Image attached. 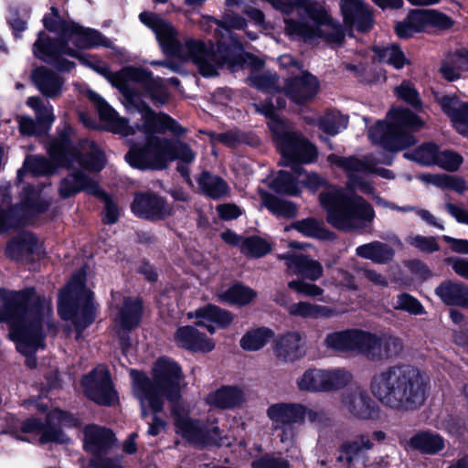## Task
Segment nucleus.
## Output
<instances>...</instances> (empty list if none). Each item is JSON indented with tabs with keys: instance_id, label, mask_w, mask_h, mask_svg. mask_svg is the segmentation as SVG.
I'll list each match as a JSON object with an SVG mask.
<instances>
[{
	"instance_id": "16",
	"label": "nucleus",
	"mask_w": 468,
	"mask_h": 468,
	"mask_svg": "<svg viewBox=\"0 0 468 468\" xmlns=\"http://www.w3.org/2000/svg\"><path fill=\"white\" fill-rule=\"evenodd\" d=\"M48 207V203L39 199L37 192L31 186L23 188L21 205L10 207L4 212L0 208V230L16 227L24 223L29 213H39Z\"/></svg>"
},
{
	"instance_id": "7",
	"label": "nucleus",
	"mask_w": 468,
	"mask_h": 468,
	"mask_svg": "<svg viewBox=\"0 0 468 468\" xmlns=\"http://www.w3.org/2000/svg\"><path fill=\"white\" fill-rule=\"evenodd\" d=\"M96 47L112 48V43L97 30L69 23L59 43H55L45 32H39L33 53L56 69L68 72L75 67V63L64 56L78 57L80 54L78 49Z\"/></svg>"
},
{
	"instance_id": "14",
	"label": "nucleus",
	"mask_w": 468,
	"mask_h": 468,
	"mask_svg": "<svg viewBox=\"0 0 468 468\" xmlns=\"http://www.w3.org/2000/svg\"><path fill=\"white\" fill-rule=\"evenodd\" d=\"M352 379V374L343 367L309 368L297 378L296 385L302 391L329 392L346 387Z\"/></svg>"
},
{
	"instance_id": "51",
	"label": "nucleus",
	"mask_w": 468,
	"mask_h": 468,
	"mask_svg": "<svg viewBox=\"0 0 468 468\" xmlns=\"http://www.w3.org/2000/svg\"><path fill=\"white\" fill-rule=\"evenodd\" d=\"M374 52L378 60L389 64L395 69H401L408 60L398 46L376 47Z\"/></svg>"
},
{
	"instance_id": "3",
	"label": "nucleus",
	"mask_w": 468,
	"mask_h": 468,
	"mask_svg": "<svg viewBox=\"0 0 468 468\" xmlns=\"http://www.w3.org/2000/svg\"><path fill=\"white\" fill-rule=\"evenodd\" d=\"M429 387L427 373L410 364L395 365L377 372L370 382L373 396L386 407L399 410L421 407Z\"/></svg>"
},
{
	"instance_id": "2",
	"label": "nucleus",
	"mask_w": 468,
	"mask_h": 468,
	"mask_svg": "<svg viewBox=\"0 0 468 468\" xmlns=\"http://www.w3.org/2000/svg\"><path fill=\"white\" fill-rule=\"evenodd\" d=\"M0 323L8 325V335L16 344V349L27 356V366L36 367L33 354L43 347L44 335L57 332L51 321L50 300L41 297L31 288L22 291L0 289Z\"/></svg>"
},
{
	"instance_id": "24",
	"label": "nucleus",
	"mask_w": 468,
	"mask_h": 468,
	"mask_svg": "<svg viewBox=\"0 0 468 468\" xmlns=\"http://www.w3.org/2000/svg\"><path fill=\"white\" fill-rule=\"evenodd\" d=\"M346 26L359 31H367L372 26V16L363 0H340Z\"/></svg>"
},
{
	"instance_id": "33",
	"label": "nucleus",
	"mask_w": 468,
	"mask_h": 468,
	"mask_svg": "<svg viewBox=\"0 0 468 468\" xmlns=\"http://www.w3.org/2000/svg\"><path fill=\"white\" fill-rule=\"evenodd\" d=\"M113 442V434L107 429L97 425H89L84 429V448L93 455L99 456L109 449Z\"/></svg>"
},
{
	"instance_id": "42",
	"label": "nucleus",
	"mask_w": 468,
	"mask_h": 468,
	"mask_svg": "<svg viewBox=\"0 0 468 468\" xmlns=\"http://www.w3.org/2000/svg\"><path fill=\"white\" fill-rule=\"evenodd\" d=\"M141 314V301L137 298H125L119 313L118 322L122 329L131 330L139 324Z\"/></svg>"
},
{
	"instance_id": "9",
	"label": "nucleus",
	"mask_w": 468,
	"mask_h": 468,
	"mask_svg": "<svg viewBox=\"0 0 468 468\" xmlns=\"http://www.w3.org/2000/svg\"><path fill=\"white\" fill-rule=\"evenodd\" d=\"M326 210V219L334 228L354 231L366 228L375 218L373 207L362 197L348 194L336 186H329L319 196Z\"/></svg>"
},
{
	"instance_id": "22",
	"label": "nucleus",
	"mask_w": 468,
	"mask_h": 468,
	"mask_svg": "<svg viewBox=\"0 0 468 468\" xmlns=\"http://www.w3.org/2000/svg\"><path fill=\"white\" fill-rule=\"evenodd\" d=\"M83 125L90 130L106 131L129 137L136 133H145L144 121L154 119H80Z\"/></svg>"
},
{
	"instance_id": "28",
	"label": "nucleus",
	"mask_w": 468,
	"mask_h": 468,
	"mask_svg": "<svg viewBox=\"0 0 468 468\" xmlns=\"http://www.w3.org/2000/svg\"><path fill=\"white\" fill-rule=\"evenodd\" d=\"M80 191H85L94 196H103L97 182L81 171H74L64 178L59 186V196L62 198L70 197Z\"/></svg>"
},
{
	"instance_id": "34",
	"label": "nucleus",
	"mask_w": 468,
	"mask_h": 468,
	"mask_svg": "<svg viewBox=\"0 0 468 468\" xmlns=\"http://www.w3.org/2000/svg\"><path fill=\"white\" fill-rule=\"evenodd\" d=\"M187 317L198 319L197 324L205 326L211 334L215 332V327L209 323H215L221 327H225L233 320L232 314L229 312L211 304L196 310L194 314L188 313Z\"/></svg>"
},
{
	"instance_id": "4",
	"label": "nucleus",
	"mask_w": 468,
	"mask_h": 468,
	"mask_svg": "<svg viewBox=\"0 0 468 468\" xmlns=\"http://www.w3.org/2000/svg\"><path fill=\"white\" fill-rule=\"evenodd\" d=\"M79 61L103 76L113 87L124 96L132 113L141 114L142 117H169L166 113H154L144 102L140 101L131 85L137 84L146 90L152 100L157 103H165L168 98L161 78H153L147 69L136 67H124L117 72L111 71L107 64L97 57L80 54L76 57Z\"/></svg>"
},
{
	"instance_id": "36",
	"label": "nucleus",
	"mask_w": 468,
	"mask_h": 468,
	"mask_svg": "<svg viewBox=\"0 0 468 468\" xmlns=\"http://www.w3.org/2000/svg\"><path fill=\"white\" fill-rule=\"evenodd\" d=\"M362 330L353 329L328 334L324 341L326 347L338 351L360 352Z\"/></svg>"
},
{
	"instance_id": "32",
	"label": "nucleus",
	"mask_w": 468,
	"mask_h": 468,
	"mask_svg": "<svg viewBox=\"0 0 468 468\" xmlns=\"http://www.w3.org/2000/svg\"><path fill=\"white\" fill-rule=\"evenodd\" d=\"M435 293L446 305L468 308V286L462 282L446 280L436 287Z\"/></svg>"
},
{
	"instance_id": "20",
	"label": "nucleus",
	"mask_w": 468,
	"mask_h": 468,
	"mask_svg": "<svg viewBox=\"0 0 468 468\" xmlns=\"http://www.w3.org/2000/svg\"><path fill=\"white\" fill-rule=\"evenodd\" d=\"M131 208L137 217L153 221L164 220L173 214L172 206L153 193L135 195Z\"/></svg>"
},
{
	"instance_id": "29",
	"label": "nucleus",
	"mask_w": 468,
	"mask_h": 468,
	"mask_svg": "<svg viewBox=\"0 0 468 468\" xmlns=\"http://www.w3.org/2000/svg\"><path fill=\"white\" fill-rule=\"evenodd\" d=\"M284 90L293 101L303 103L318 93L319 81L314 75L303 72L299 77L288 80Z\"/></svg>"
},
{
	"instance_id": "61",
	"label": "nucleus",
	"mask_w": 468,
	"mask_h": 468,
	"mask_svg": "<svg viewBox=\"0 0 468 468\" xmlns=\"http://www.w3.org/2000/svg\"><path fill=\"white\" fill-rule=\"evenodd\" d=\"M394 308L403 310L413 314H420L423 313V307L420 302L408 293H401L398 296Z\"/></svg>"
},
{
	"instance_id": "15",
	"label": "nucleus",
	"mask_w": 468,
	"mask_h": 468,
	"mask_svg": "<svg viewBox=\"0 0 468 468\" xmlns=\"http://www.w3.org/2000/svg\"><path fill=\"white\" fill-rule=\"evenodd\" d=\"M77 425V420L71 415L60 410H55L48 416L47 423L44 425L37 419H28L24 424L22 430L25 432L41 433L39 439L41 443L56 442L68 443L69 437L64 434L61 428Z\"/></svg>"
},
{
	"instance_id": "44",
	"label": "nucleus",
	"mask_w": 468,
	"mask_h": 468,
	"mask_svg": "<svg viewBox=\"0 0 468 468\" xmlns=\"http://www.w3.org/2000/svg\"><path fill=\"white\" fill-rule=\"evenodd\" d=\"M272 336L273 331L267 327L251 329L240 338L239 346L246 351H258L267 345Z\"/></svg>"
},
{
	"instance_id": "21",
	"label": "nucleus",
	"mask_w": 468,
	"mask_h": 468,
	"mask_svg": "<svg viewBox=\"0 0 468 468\" xmlns=\"http://www.w3.org/2000/svg\"><path fill=\"white\" fill-rule=\"evenodd\" d=\"M385 438L386 434L381 431H374L372 434H358L340 446V454L337 461L346 463L347 467L350 468L354 462L359 460L365 452L373 448L374 440L382 441Z\"/></svg>"
},
{
	"instance_id": "40",
	"label": "nucleus",
	"mask_w": 468,
	"mask_h": 468,
	"mask_svg": "<svg viewBox=\"0 0 468 468\" xmlns=\"http://www.w3.org/2000/svg\"><path fill=\"white\" fill-rule=\"evenodd\" d=\"M356 253L357 256L370 260L375 263L387 264L393 260L395 250L387 243L376 240L358 246L356 249Z\"/></svg>"
},
{
	"instance_id": "52",
	"label": "nucleus",
	"mask_w": 468,
	"mask_h": 468,
	"mask_svg": "<svg viewBox=\"0 0 468 468\" xmlns=\"http://www.w3.org/2000/svg\"><path fill=\"white\" fill-rule=\"evenodd\" d=\"M438 146L434 144H423L412 152L404 154V157L423 165H435L438 154Z\"/></svg>"
},
{
	"instance_id": "25",
	"label": "nucleus",
	"mask_w": 468,
	"mask_h": 468,
	"mask_svg": "<svg viewBox=\"0 0 468 468\" xmlns=\"http://www.w3.org/2000/svg\"><path fill=\"white\" fill-rule=\"evenodd\" d=\"M275 357L282 362H292L304 355V341L297 331L279 335L273 344Z\"/></svg>"
},
{
	"instance_id": "49",
	"label": "nucleus",
	"mask_w": 468,
	"mask_h": 468,
	"mask_svg": "<svg viewBox=\"0 0 468 468\" xmlns=\"http://www.w3.org/2000/svg\"><path fill=\"white\" fill-rule=\"evenodd\" d=\"M218 297L225 303L245 305L256 297V292L248 287L236 284L219 292Z\"/></svg>"
},
{
	"instance_id": "11",
	"label": "nucleus",
	"mask_w": 468,
	"mask_h": 468,
	"mask_svg": "<svg viewBox=\"0 0 468 468\" xmlns=\"http://www.w3.org/2000/svg\"><path fill=\"white\" fill-rule=\"evenodd\" d=\"M85 274L78 272L60 292L58 314L64 320H70L77 331L76 338L80 337L81 331L89 326L94 319L92 294L85 287Z\"/></svg>"
},
{
	"instance_id": "59",
	"label": "nucleus",
	"mask_w": 468,
	"mask_h": 468,
	"mask_svg": "<svg viewBox=\"0 0 468 468\" xmlns=\"http://www.w3.org/2000/svg\"><path fill=\"white\" fill-rule=\"evenodd\" d=\"M396 93L398 97L408 102L414 109H421L422 104L419 97V93L410 82H402L399 87L396 88Z\"/></svg>"
},
{
	"instance_id": "38",
	"label": "nucleus",
	"mask_w": 468,
	"mask_h": 468,
	"mask_svg": "<svg viewBox=\"0 0 468 468\" xmlns=\"http://www.w3.org/2000/svg\"><path fill=\"white\" fill-rule=\"evenodd\" d=\"M206 400L217 408L232 409L240 406L245 398L243 391L237 387H222L208 394Z\"/></svg>"
},
{
	"instance_id": "55",
	"label": "nucleus",
	"mask_w": 468,
	"mask_h": 468,
	"mask_svg": "<svg viewBox=\"0 0 468 468\" xmlns=\"http://www.w3.org/2000/svg\"><path fill=\"white\" fill-rule=\"evenodd\" d=\"M53 119H20L19 127L23 134L39 136L45 134Z\"/></svg>"
},
{
	"instance_id": "46",
	"label": "nucleus",
	"mask_w": 468,
	"mask_h": 468,
	"mask_svg": "<svg viewBox=\"0 0 468 468\" xmlns=\"http://www.w3.org/2000/svg\"><path fill=\"white\" fill-rule=\"evenodd\" d=\"M54 170V164L47 158L38 155H31L26 158L23 167L18 170L17 179L21 181L24 175L27 172L35 176H44L53 173Z\"/></svg>"
},
{
	"instance_id": "39",
	"label": "nucleus",
	"mask_w": 468,
	"mask_h": 468,
	"mask_svg": "<svg viewBox=\"0 0 468 468\" xmlns=\"http://www.w3.org/2000/svg\"><path fill=\"white\" fill-rule=\"evenodd\" d=\"M409 446L424 454H436L444 449L443 438L429 431H420L409 441Z\"/></svg>"
},
{
	"instance_id": "53",
	"label": "nucleus",
	"mask_w": 468,
	"mask_h": 468,
	"mask_svg": "<svg viewBox=\"0 0 468 468\" xmlns=\"http://www.w3.org/2000/svg\"><path fill=\"white\" fill-rule=\"evenodd\" d=\"M271 187L278 193L291 196L297 195L300 192L298 186V177H293L286 171H280L277 176L271 182Z\"/></svg>"
},
{
	"instance_id": "62",
	"label": "nucleus",
	"mask_w": 468,
	"mask_h": 468,
	"mask_svg": "<svg viewBox=\"0 0 468 468\" xmlns=\"http://www.w3.org/2000/svg\"><path fill=\"white\" fill-rule=\"evenodd\" d=\"M43 23L48 30L58 35V40L54 41L55 43H59L64 35L65 27L69 24V22H64L59 18L58 15L55 12V8H52L51 15L46 16L43 18Z\"/></svg>"
},
{
	"instance_id": "27",
	"label": "nucleus",
	"mask_w": 468,
	"mask_h": 468,
	"mask_svg": "<svg viewBox=\"0 0 468 468\" xmlns=\"http://www.w3.org/2000/svg\"><path fill=\"white\" fill-rule=\"evenodd\" d=\"M267 416L272 427L303 423L304 406L299 403L279 402L267 409Z\"/></svg>"
},
{
	"instance_id": "6",
	"label": "nucleus",
	"mask_w": 468,
	"mask_h": 468,
	"mask_svg": "<svg viewBox=\"0 0 468 468\" xmlns=\"http://www.w3.org/2000/svg\"><path fill=\"white\" fill-rule=\"evenodd\" d=\"M271 5L285 15L296 14L297 19L284 18L287 34L313 41L324 37L327 41L340 44L344 35L333 22L324 6L311 0H268Z\"/></svg>"
},
{
	"instance_id": "54",
	"label": "nucleus",
	"mask_w": 468,
	"mask_h": 468,
	"mask_svg": "<svg viewBox=\"0 0 468 468\" xmlns=\"http://www.w3.org/2000/svg\"><path fill=\"white\" fill-rule=\"evenodd\" d=\"M240 251L250 257H262L271 251L270 244L260 237L245 238L240 243Z\"/></svg>"
},
{
	"instance_id": "50",
	"label": "nucleus",
	"mask_w": 468,
	"mask_h": 468,
	"mask_svg": "<svg viewBox=\"0 0 468 468\" xmlns=\"http://www.w3.org/2000/svg\"><path fill=\"white\" fill-rule=\"evenodd\" d=\"M291 229H296L301 234L310 238L324 239L326 237L324 223L314 218L297 220L290 227H286L285 230L288 231Z\"/></svg>"
},
{
	"instance_id": "57",
	"label": "nucleus",
	"mask_w": 468,
	"mask_h": 468,
	"mask_svg": "<svg viewBox=\"0 0 468 468\" xmlns=\"http://www.w3.org/2000/svg\"><path fill=\"white\" fill-rule=\"evenodd\" d=\"M463 162V158L458 153L452 150L438 151L435 165L442 169L454 172L459 169Z\"/></svg>"
},
{
	"instance_id": "64",
	"label": "nucleus",
	"mask_w": 468,
	"mask_h": 468,
	"mask_svg": "<svg viewBox=\"0 0 468 468\" xmlns=\"http://www.w3.org/2000/svg\"><path fill=\"white\" fill-rule=\"evenodd\" d=\"M294 173L297 175L298 182L311 190H316L319 186L324 184V179L317 174L310 173L304 174L303 168L296 165L294 167Z\"/></svg>"
},
{
	"instance_id": "13",
	"label": "nucleus",
	"mask_w": 468,
	"mask_h": 468,
	"mask_svg": "<svg viewBox=\"0 0 468 468\" xmlns=\"http://www.w3.org/2000/svg\"><path fill=\"white\" fill-rule=\"evenodd\" d=\"M268 126L282 157L292 163H312L317 158V149L286 122L270 119Z\"/></svg>"
},
{
	"instance_id": "17",
	"label": "nucleus",
	"mask_w": 468,
	"mask_h": 468,
	"mask_svg": "<svg viewBox=\"0 0 468 468\" xmlns=\"http://www.w3.org/2000/svg\"><path fill=\"white\" fill-rule=\"evenodd\" d=\"M403 348L402 341L390 334L375 335L362 331L360 352L369 360H383L398 356Z\"/></svg>"
},
{
	"instance_id": "18",
	"label": "nucleus",
	"mask_w": 468,
	"mask_h": 468,
	"mask_svg": "<svg viewBox=\"0 0 468 468\" xmlns=\"http://www.w3.org/2000/svg\"><path fill=\"white\" fill-rule=\"evenodd\" d=\"M82 386L86 396L98 404L112 405L117 400L109 371L103 366L97 367L86 375L82 379Z\"/></svg>"
},
{
	"instance_id": "47",
	"label": "nucleus",
	"mask_w": 468,
	"mask_h": 468,
	"mask_svg": "<svg viewBox=\"0 0 468 468\" xmlns=\"http://www.w3.org/2000/svg\"><path fill=\"white\" fill-rule=\"evenodd\" d=\"M468 69V51H462L449 57L441 65V71L448 80H454L461 72Z\"/></svg>"
},
{
	"instance_id": "58",
	"label": "nucleus",
	"mask_w": 468,
	"mask_h": 468,
	"mask_svg": "<svg viewBox=\"0 0 468 468\" xmlns=\"http://www.w3.org/2000/svg\"><path fill=\"white\" fill-rule=\"evenodd\" d=\"M277 76L271 72L254 73L249 77V82L251 86L263 91H272L277 90Z\"/></svg>"
},
{
	"instance_id": "19",
	"label": "nucleus",
	"mask_w": 468,
	"mask_h": 468,
	"mask_svg": "<svg viewBox=\"0 0 468 468\" xmlns=\"http://www.w3.org/2000/svg\"><path fill=\"white\" fill-rule=\"evenodd\" d=\"M176 425L179 432L187 441L196 444L223 445L219 429L215 425H205L186 417L176 419Z\"/></svg>"
},
{
	"instance_id": "35",
	"label": "nucleus",
	"mask_w": 468,
	"mask_h": 468,
	"mask_svg": "<svg viewBox=\"0 0 468 468\" xmlns=\"http://www.w3.org/2000/svg\"><path fill=\"white\" fill-rule=\"evenodd\" d=\"M175 339L178 346L194 351L209 352L215 346L212 340L192 326L180 327Z\"/></svg>"
},
{
	"instance_id": "56",
	"label": "nucleus",
	"mask_w": 468,
	"mask_h": 468,
	"mask_svg": "<svg viewBox=\"0 0 468 468\" xmlns=\"http://www.w3.org/2000/svg\"><path fill=\"white\" fill-rule=\"evenodd\" d=\"M276 303L281 306H285L288 314L292 317L302 319H312L313 303L307 301H300L291 304H287L283 296L275 299Z\"/></svg>"
},
{
	"instance_id": "60",
	"label": "nucleus",
	"mask_w": 468,
	"mask_h": 468,
	"mask_svg": "<svg viewBox=\"0 0 468 468\" xmlns=\"http://www.w3.org/2000/svg\"><path fill=\"white\" fill-rule=\"evenodd\" d=\"M407 242L422 252L431 253L439 250L440 246L435 238L421 235H411L407 238Z\"/></svg>"
},
{
	"instance_id": "8",
	"label": "nucleus",
	"mask_w": 468,
	"mask_h": 468,
	"mask_svg": "<svg viewBox=\"0 0 468 468\" xmlns=\"http://www.w3.org/2000/svg\"><path fill=\"white\" fill-rule=\"evenodd\" d=\"M145 133L131 134L136 139L145 141L144 145H134L126 154L129 164L140 169H164L176 159V145L172 141L159 137L157 134L170 132L172 134L183 135L186 129L178 124L174 119H155L144 121Z\"/></svg>"
},
{
	"instance_id": "5",
	"label": "nucleus",
	"mask_w": 468,
	"mask_h": 468,
	"mask_svg": "<svg viewBox=\"0 0 468 468\" xmlns=\"http://www.w3.org/2000/svg\"><path fill=\"white\" fill-rule=\"evenodd\" d=\"M133 391L139 399L142 416L148 415L147 408L160 412L164 408L165 398L171 402L180 399V392L186 387L180 367L168 358H159L153 366L150 378L145 374L132 370Z\"/></svg>"
},
{
	"instance_id": "45",
	"label": "nucleus",
	"mask_w": 468,
	"mask_h": 468,
	"mask_svg": "<svg viewBox=\"0 0 468 468\" xmlns=\"http://www.w3.org/2000/svg\"><path fill=\"white\" fill-rule=\"evenodd\" d=\"M262 205L271 213L282 218H292L297 213L296 206L290 201L279 199L264 190H260Z\"/></svg>"
},
{
	"instance_id": "23",
	"label": "nucleus",
	"mask_w": 468,
	"mask_h": 468,
	"mask_svg": "<svg viewBox=\"0 0 468 468\" xmlns=\"http://www.w3.org/2000/svg\"><path fill=\"white\" fill-rule=\"evenodd\" d=\"M327 161L332 165H335L342 169H347L348 171H361L363 174H377L386 179H393L395 177L391 170L376 167L377 165L381 162L377 160L373 154H368L359 159L354 156L340 157L335 154H331L327 156Z\"/></svg>"
},
{
	"instance_id": "10",
	"label": "nucleus",
	"mask_w": 468,
	"mask_h": 468,
	"mask_svg": "<svg viewBox=\"0 0 468 468\" xmlns=\"http://www.w3.org/2000/svg\"><path fill=\"white\" fill-rule=\"evenodd\" d=\"M48 153L56 165L60 167L74 168L78 165L85 170L98 172L105 165L103 153L92 142L73 143L72 129L66 123L58 138L49 143Z\"/></svg>"
},
{
	"instance_id": "63",
	"label": "nucleus",
	"mask_w": 468,
	"mask_h": 468,
	"mask_svg": "<svg viewBox=\"0 0 468 468\" xmlns=\"http://www.w3.org/2000/svg\"><path fill=\"white\" fill-rule=\"evenodd\" d=\"M88 96L96 109L99 117H115V110L98 93L90 91Z\"/></svg>"
},
{
	"instance_id": "41",
	"label": "nucleus",
	"mask_w": 468,
	"mask_h": 468,
	"mask_svg": "<svg viewBox=\"0 0 468 468\" xmlns=\"http://www.w3.org/2000/svg\"><path fill=\"white\" fill-rule=\"evenodd\" d=\"M32 80L46 96L55 97L61 92L63 80L50 69L44 67L36 69L32 73Z\"/></svg>"
},
{
	"instance_id": "30",
	"label": "nucleus",
	"mask_w": 468,
	"mask_h": 468,
	"mask_svg": "<svg viewBox=\"0 0 468 468\" xmlns=\"http://www.w3.org/2000/svg\"><path fill=\"white\" fill-rule=\"evenodd\" d=\"M344 408L355 418L370 419L375 413V403L366 391L356 388L343 396Z\"/></svg>"
},
{
	"instance_id": "37",
	"label": "nucleus",
	"mask_w": 468,
	"mask_h": 468,
	"mask_svg": "<svg viewBox=\"0 0 468 468\" xmlns=\"http://www.w3.org/2000/svg\"><path fill=\"white\" fill-rule=\"evenodd\" d=\"M196 180L198 191L210 198L219 199L228 196L229 192L227 182L208 171L200 173Z\"/></svg>"
},
{
	"instance_id": "48",
	"label": "nucleus",
	"mask_w": 468,
	"mask_h": 468,
	"mask_svg": "<svg viewBox=\"0 0 468 468\" xmlns=\"http://www.w3.org/2000/svg\"><path fill=\"white\" fill-rule=\"evenodd\" d=\"M435 101L448 117H468V102L456 96L435 94Z\"/></svg>"
},
{
	"instance_id": "43",
	"label": "nucleus",
	"mask_w": 468,
	"mask_h": 468,
	"mask_svg": "<svg viewBox=\"0 0 468 468\" xmlns=\"http://www.w3.org/2000/svg\"><path fill=\"white\" fill-rule=\"evenodd\" d=\"M427 27L425 10H413L403 22L396 25L397 35L401 38L410 37Z\"/></svg>"
},
{
	"instance_id": "31",
	"label": "nucleus",
	"mask_w": 468,
	"mask_h": 468,
	"mask_svg": "<svg viewBox=\"0 0 468 468\" xmlns=\"http://www.w3.org/2000/svg\"><path fill=\"white\" fill-rule=\"evenodd\" d=\"M39 245L36 237L29 232L20 233L6 247V254L13 260L34 261L39 256Z\"/></svg>"
},
{
	"instance_id": "12",
	"label": "nucleus",
	"mask_w": 468,
	"mask_h": 468,
	"mask_svg": "<svg viewBox=\"0 0 468 468\" xmlns=\"http://www.w3.org/2000/svg\"><path fill=\"white\" fill-rule=\"evenodd\" d=\"M421 119H367L368 138L388 152L396 153L416 144L412 134L423 126Z\"/></svg>"
},
{
	"instance_id": "26",
	"label": "nucleus",
	"mask_w": 468,
	"mask_h": 468,
	"mask_svg": "<svg viewBox=\"0 0 468 468\" xmlns=\"http://www.w3.org/2000/svg\"><path fill=\"white\" fill-rule=\"evenodd\" d=\"M277 258L285 261L289 272L302 275L311 281H316L323 276L322 264L306 255L285 253L278 255Z\"/></svg>"
},
{
	"instance_id": "1",
	"label": "nucleus",
	"mask_w": 468,
	"mask_h": 468,
	"mask_svg": "<svg viewBox=\"0 0 468 468\" xmlns=\"http://www.w3.org/2000/svg\"><path fill=\"white\" fill-rule=\"evenodd\" d=\"M140 20L154 31L166 55L182 61L191 60L204 77L217 76L218 69L223 66L235 70L242 61V48L239 42L229 33L222 21L211 16H202L199 25L204 31L215 30V36L218 37L217 52L213 44L207 47L199 40H181L174 27L154 13H141Z\"/></svg>"
}]
</instances>
